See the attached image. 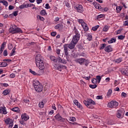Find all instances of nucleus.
Returning a JSON list of instances; mask_svg holds the SVG:
<instances>
[{"mask_svg":"<svg viewBox=\"0 0 128 128\" xmlns=\"http://www.w3.org/2000/svg\"><path fill=\"white\" fill-rule=\"evenodd\" d=\"M36 66L39 68L40 71V74H44V58L40 54H38L36 58Z\"/></svg>","mask_w":128,"mask_h":128,"instance_id":"f257e3e1","label":"nucleus"},{"mask_svg":"<svg viewBox=\"0 0 128 128\" xmlns=\"http://www.w3.org/2000/svg\"><path fill=\"white\" fill-rule=\"evenodd\" d=\"M74 32L75 35L73 36L72 42H74V44H78L80 38V32H78V30L76 26L74 27Z\"/></svg>","mask_w":128,"mask_h":128,"instance_id":"f03ea898","label":"nucleus"},{"mask_svg":"<svg viewBox=\"0 0 128 128\" xmlns=\"http://www.w3.org/2000/svg\"><path fill=\"white\" fill-rule=\"evenodd\" d=\"M84 104L88 108H94V106H96V104L94 101L92 99H87V100H84Z\"/></svg>","mask_w":128,"mask_h":128,"instance_id":"7ed1b4c3","label":"nucleus"},{"mask_svg":"<svg viewBox=\"0 0 128 128\" xmlns=\"http://www.w3.org/2000/svg\"><path fill=\"white\" fill-rule=\"evenodd\" d=\"M53 66L55 70L60 72H62V68H66V66L60 64H58V62L54 63Z\"/></svg>","mask_w":128,"mask_h":128,"instance_id":"20e7f679","label":"nucleus"},{"mask_svg":"<svg viewBox=\"0 0 128 128\" xmlns=\"http://www.w3.org/2000/svg\"><path fill=\"white\" fill-rule=\"evenodd\" d=\"M118 106V102L114 100H112L108 104V108H116Z\"/></svg>","mask_w":128,"mask_h":128,"instance_id":"39448f33","label":"nucleus"},{"mask_svg":"<svg viewBox=\"0 0 128 128\" xmlns=\"http://www.w3.org/2000/svg\"><path fill=\"white\" fill-rule=\"evenodd\" d=\"M74 9L79 14H83L84 10V6L80 4L76 5L74 6Z\"/></svg>","mask_w":128,"mask_h":128,"instance_id":"423d86ee","label":"nucleus"},{"mask_svg":"<svg viewBox=\"0 0 128 128\" xmlns=\"http://www.w3.org/2000/svg\"><path fill=\"white\" fill-rule=\"evenodd\" d=\"M86 59L84 58H77L75 60L76 62V64H80V66H82L84 64V62H86Z\"/></svg>","mask_w":128,"mask_h":128,"instance_id":"0eeeda50","label":"nucleus"},{"mask_svg":"<svg viewBox=\"0 0 128 128\" xmlns=\"http://www.w3.org/2000/svg\"><path fill=\"white\" fill-rule=\"evenodd\" d=\"M54 118L56 120H58V122H64L66 120V119L62 117V116H60V114H56Z\"/></svg>","mask_w":128,"mask_h":128,"instance_id":"6e6552de","label":"nucleus"},{"mask_svg":"<svg viewBox=\"0 0 128 128\" xmlns=\"http://www.w3.org/2000/svg\"><path fill=\"white\" fill-rule=\"evenodd\" d=\"M34 90L37 92H42L44 90V86L40 84V85L35 87Z\"/></svg>","mask_w":128,"mask_h":128,"instance_id":"1a4fd4ad","label":"nucleus"},{"mask_svg":"<svg viewBox=\"0 0 128 128\" xmlns=\"http://www.w3.org/2000/svg\"><path fill=\"white\" fill-rule=\"evenodd\" d=\"M0 114H8L6 106H0Z\"/></svg>","mask_w":128,"mask_h":128,"instance_id":"9d476101","label":"nucleus"},{"mask_svg":"<svg viewBox=\"0 0 128 128\" xmlns=\"http://www.w3.org/2000/svg\"><path fill=\"white\" fill-rule=\"evenodd\" d=\"M55 30H64V24H58L54 26Z\"/></svg>","mask_w":128,"mask_h":128,"instance_id":"9b49d317","label":"nucleus"},{"mask_svg":"<svg viewBox=\"0 0 128 128\" xmlns=\"http://www.w3.org/2000/svg\"><path fill=\"white\" fill-rule=\"evenodd\" d=\"M104 50L106 52H112V45H108L106 46V48H104Z\"/></svg>","mask_w":128,"mask_h":128,"instance_id":"f8f14e48","label":"nucleus"},{"mask_svg":"<svg viewBox=\"0 0 128 128\" xmlns=\"http://www.w3.org/2000/svg\"><path fill=\"white\" fill-rule=\"evenodd\" d=\"M124 111H122V110H118L116 113V117L120 118H122L124 115Z\"/></svg>","mask_w":128,"mask_h":128,"instance_id":"ddd939ff","label":"nucleus"},{"mask_svg":"<svg viewBox=\"0 0 128 128\" xmlns=\"http://www.w3.org/2000/svg\"><path fill=\"white\" fill-rule=\"evenodd\" d=\"M76 44V43H74L72 40L70 44H67V46L68 48H70V50H72L74 48Z\"/></svg>","mask_w":128,"mask_h":128,"instance_id":"4468645a","label":"nucleus"},{"mask_svg":"<svg viewBox=\"0 0 128 128\" xmlns=\"http://www.w3.org/2000/svg\"><path fill=\"white\" fill-rule=\"evenodd\" d=\"M64 52L66 56H68V44H65L64 46Z\"/></svg>","mask_w":128,"mask_h":128,"instance_id":"2eb2a0df","label":"nucleus"},{"mask_svg":"<svg viewBox=\"0 0 128 128\" xmlns=\"http://www.w3.org/2000/svg\"><path fill=\"white\" fill-rule=\"evenodd\" d=\"M21 118L22 120H24L25 121H26L28 120H30V116L26 114H22L21 116Z\"/></svg>","mask_w":128,"mask_h":128,"instance_id":"dca6fc26","label":"nucleus"},{"mask_svg":"<svg viewBox=\"0 0 128 128\" xmlns=\"http://www.w3.org/2000/svg\"><path fill=\"white\" fill-rule=\"evenodd\" d=\"M12 26L10 27V28L9 30V32H10L11 34H14V32H16V25H12Z\"/></svg>","mask_w":128,"mask_h":128,"instance_id":"f3484780","label":"nucleus"},{"mask_svg":"<svg viewBox=\"0 0 128 128\" xmlns=\"http://www.w3.org/2000/svg\"><path fill=\"white\" fill-rule=\"evenodd\" d=\"M121 74L123 76H128V69L124 68L121 70Z\"/></svg>","mask_w":128,"mask_h":128,"instance_id":"a211bd4d","label":"nucleus"},{"mask_svg":"<svg viewBox=\"0 0 128 128\" xmlns=\"http://www.w3.org/2000/svg\"><path fill=\"white\" fill-rule=\"evenodd\" d=\"M74 103L76 106H78V108H82V104H80V103L78 102V101L76 100H74Z\"/></svg>","mask_w":128,"mask_h":128,"instance_id":"6ab92c4d","label":"nucleus"},{"mask_svg":"<svg viewBox=\"0 0 128 128\" xmlns=\"http://www.w3.org/2000/svg\"><path fill=\"white\" fill-rule=\"evenodd\" d=\"M82 26L84 32H88V24L86 22L82 24Z\"/></svg>","mask_w":128,"mask_h":128,"instance_id":"aec40b11","label":"nucleus"},{"mask_svg":"<svg viewBox=\"0 0 128 128\" xmlns=\"http://www.w3.org/2000/svg\"><path fill=\"white\" fill-rule=\"evenodd\" d=\"M13 121L14 120H12L10 119V118H7L4 120V122L6 125H8L9 124H10V122Z\"/></svg>","mask_w":128,"mask_h":128,"instance_id":"412c9836","label":"nucleus"},{"mask_svg":"<svg viewBox=\"0 0 128 128\" xmlns=\"http://www.w3.org/2000/svg\"><path fill=\"white\" fill-rule=\"evenodd\" d=\"M40 85V82L38 80H36L33 82V86H34V88Z\"/></svg>","mask_w":128,"mask_h":128,"instance_id":"4be33fe9","label":"nucleus"},{"mask_svg":"<svg viewBox=\"0 0 128 128\" xmlns=\"http://www.w3.org/2000/svg\"><path fill=\"white\" fill-rule=\"evenodd\" d=\"M22 34V30L20 29V28H16V30H15V31H14V34H19V33Z\"/></svg>","mask_w":128,"mask_h":128,"instance_id":"5701e85b","label":"nucleus"},{"mask_svg":"<svg viewBox=\"0 0 128 128\" xmlns=\"http://www.w3.org/2000/svg\"><path fill=\"white\" fill-rule=\"evenodd\" d=\"M50 60L53 62V64H54L56 62H58V59L56 58L54 56H50Z\"/></svg>","mask_w":128,"mask_h":128,"instance_id":"b1692460","label":"nucleus"},{"mask_svg":"<svg viewBox=\"0 0 128 128\" xmlns=\"http://www.w3.org/2000/svg\"><path fill=\"white\" fill-rule=\"evenodd\" d=\"M58 62H62L63 64H66V61L64 59H62L60 57H59L58 60Z\"/></svg>","mask_w":128,"mask_h":128,"instance_id":"393cba45","label":"nucleus"},{"mask_svg":"<svg viewBox=\"0 0 128 128\" xmlns=\"http://www.w3.org/2000/svg\"><path fill=\"white\" fill-rule=\"evenodd\" d=\"M122 10V6H116V12L117 14H120V11Z\"/></svg>","mask_w":128,"mask_h":128,"instance_id":"a878e982","label":"nucleus"},{"mask_svg":"<svg viewBox=\"0 0 128 128\" xmlns=\"http://www.w3.org/2000/svg\"><path fill=\"white\" fill-rule=\"evenodd\" d=\"M93 4L94 5V8L97 10H100V8H101L100 5L96 2H93Z\"/></svg>","mask_w":128,"mask_h":128,"instance_id":"bb28decb","label":"nucleus"},{"mask_svg":"<svg viewBox=\"0 0 128 128\" xmlns=\"http://www.w3.org/2000/svg\"><path fill=\"white\" fill-rule=\"evenodd\" d=\"M8 66V63L4 62H0V68H6Z\"/></svg>","mask_w":128,"mask_h":128,"instance_id":"cd10ccee","label":"nucleus"},{"mask_svg":"<svg viewBox=\"0 0 128 128\" xmlns=\"http://www.w3.org/2000/svg\"><path fill=\"white\" fill-rule=\"evenodd\" d=\"M10 92V90L8 89H6L4 90L3 94H4V96H8V94Z\"/></svg>","mask_w":128,"mask_h":128,"instance_id":"c85d7f7f","label":"nucleus"},{"mask_svg":"<svg viewBox=\"0 0 128 128\" xmlns=\"http://www.w3.org/2000/svg\"><path fill=\"white\" fill-rule=\"evenodd\" d=\"M0 4H3L4 6H8V2L4 0H0Z\"/></svg>","mask_w":128,"mask_h":128,"instance_id":"c756f323","label":"nucleus"},{"mask_svg":"<svg viewBox=\"0 0 128 128\" xmlns=\"http://www.w3.org/2000/svg\"><path fill=\"white\" fill-rule=\"evenodd\" d=\"M72 20L68 19L66 21L67 26H72Z\"/></svg>","mask_w":128,"mask_h":128,"instance_id":"7c9ffc66","label":"nucleus"},{"mask_svg":"<svg viewBox=\"0 0 128 128\" xmlns=\"http://www.w3.org/2000/svg\"><path fill=\"white\" fill-rule=\"evenodd\" d=\"M10 110L15 112H20V108H18V107H15L11 108Z\"/></svg>","mask_w":128,"mask_h":128,"instance_id":"2f4dec72","label":"nucleus"},{"mask_svg":"<svg viewBox=\"0 0 128 128\" xmlns=\"http://www.w3.org/2000/svg\"><path fill=\"white\" fill-rule=\"evenodd\" d=\"M106 44H100V47L99 48V50H102L106 48Z\"/></svg>","mask_w":128,"mask_h":128,"instance_id":"473e14b6","label":"nucleus"},{"mask_svg":"<svg viewBox=\"0 0 128 128\" xmlns=\"http://www.w3.org/2000/svg\"><path fill=\"white\" fill-rule=\"evenodd\" d=\"M104 18V14H100L97 16L96 20H100V18Z\"/></svg>","mask_w":128,"mask_h":128,"instance_id":"72a5a7b5","label":"nucleus"},{"mask_svg":"<svg viewBox=\"0 0 128 128\" xmlns=\"http://www.w3.org/2000/svg\"><path fill=\"white\" fill-rule=\"evenodd\" d=\"M116 42V39L114 38H112L110 40L108 41V44H113V42Z\"/></svg>","mask_w":128,"mask_h":128,"instance_id":"f704fd0d","label":"nucleus"},{"mask_svg":"<svg viewBox=\"0 0 128 128\" xmlns=\"http://www.w3.org/2000/svg\"><path fill=\"white\" fill-rule=\"evenodd\" d=\"M40 14L41 16H47L48 13L46 12V10H42L40 12Z\"/></svg>","mask_w":128,"mask_h":128,"instance_id":"c9c22d12","label":"nucleus"},{"mask_svg":"<svg viewBox=\"0 0 128 128\" xmlns=\"http://www.w3.org/2000/svg\"><path fill=\"white\" fill-rule=\"evenodd\" d=\"M122 62V58H120L115 60L116 64H120Z\"/></svg>","mask_w":128,"mask_h":128,"instance_id":"e433bc0d","label":"nucleus"},{"mask_svg":"<svg viewBox=\"0 0 128 128\" xmlns=\"http://www.w3.org/2000/svg\"><path fill=\"white\" fill-rule=\"evenodd\" d=\"M112 89H109L107 92L106 96L109 98L110 96H112Z\"/></svg>","mask_w":128,"mask_h":128,"instance_id":"4c0bfd02","label":"nucleus"},{"mask_svg":"<svg viewBox=\"0 0 128 128\" xmlns=\"http://www.w3.org/2000/svg\"><path fill=\"white\" fill-rule=\"evenodd\" d=\"M102 76H96V80L97 82L98 81V84L100 82V80H102Z\"/></svg>","mask_w":128,"mask_h":128,"instance_id":"58836bf2","label":"nucleus"},{"mask_svg":"<svg viewBox=\"0 0 128 128\" xmlns=\"http://www.w3.org/2000/svg\"><path fill=\"white\" fill-rule=\"evenodd\" d=\"M110 29V26L108 25H106L103 28V32H106Z\"/></svg>","mask_w":128,"mask_h":128,"instance_id":"ea45409f","label":"nucleus"},{"mask_svg":"<svg viewBox=\"0 0 128 128\" xmlns=\"http://www.w3.org/2000/svg\"><path fill=\"white\" fill-rule=\"evenodd\" d=\"M87 39L88 40H92V36L90 34H86Z\"/></svg>","mask_w":128,"mask_h":128,"instance_id":"a19ab883","label":"nucleus"},{"mask_svg":"<svg viewBox=\"0 0 128 128\" xmlns=\"http://www.w3.org/2000/svg\"><path fill=\"white\" fill-rule=\"evenodd\" d=\"M16 47H14V48L12 50L11 53L10 54V56H14V52H16Z\"/></svg>","mask_w":128,"mask_h":128,"instance_id":"79ce46f5","label":"nucleus"},{"mask_svg":"<svg viewBox=\"0 0 128 128\" xmlns=\"http://www.w3.org/2000/svg\"><path fill=\"white\" fill-rule=\"evenodd\" d=\"M37 19L38 20H41L42 22H44V18L40 15H38L36 16Z\"/></svg>","mask_w":128,"mask_h":128,"instance_id":"37998d69","label":"nucleus"},{"mask_svg":"<svg viewBox=\"0 0 128 128\" xmlns=\"http://www.w3.org/2000/svg\"><path fill=\"white\" fill-rule=\"evenodd\" d=\"M38 106L40 108H42L44 106V102L42 101L41 102H40L38 104Z\"/></svg>","mask_w":128,"mask_h":128,"instance_id":"c03bdc74","label":"nucleus"},{"mask_svg":"<svg viewBox=\"0 0 128 128\" xmlns=\"http://www.w3.org/2000/svg\"><path fill=\"white\" fill-rule=\"evenodd\" d=\"M18 14V11H14L12 14H10V16H16Z\"/></svg>","mask_w":128,"mask_h":128,"instance_id":"a18cd8bd","label":"nucleus"},{"mask_svg":"<svg viewBox=\"0 0 128 128\" xmlns=\"http://www.w3.org/2000/svg\"><path fill=\"white\" fill-rule=\"evenodd\" d=\"M68 120H70V122H76V118L74 117H70L69 118H68Z\"/></svg>","mask_w":128,"mask_h":128,"instance_id":"49530a36","label":"nucleus"},{"mask_svg":"<svg viewBox=\"0 0 128 128\" xmlns=\"http://www.w3.org/2000/svg\"><path fill=\"white\" fill-rule=\"evenodd\" d=\"M98 28H100V26H98V25L93 26L92 28V30H94V32H96V31L98 30Z\"/></svg>","mask_w":128,"mask_h":128,"instance_id":"de8ad7c7","label":"nucleus"},{"mask_svg":"<svg viewBox=\"0 0 128 128\" xmlns=\"http://www.w3.org/2000/svg\"><path fill=\"white\" fill-rule=\"evenodd\" d=\"M56 54H58V58H60V50L56 49Z\"/></svg>","mask_w":128,"mask_h":128,"instance_id":"09e8293b","label":"nucleus"},{"mask_svg":"<svg viewBox=\"0 0 128 128\" xmlns=\"http://www.w3.org/2000/svg\"><path fill=\"white\" fill-rule=\"evenodd\" d=\"M90 88H98V85L94 84H90L89 86Z\"/></svg>","mask_w":128,"mask_h":128,"instance_id":"8fccbe9b","label":"nucleus"},{"mask_svg":"<svg viewBox=\"0 0 128 128\" xmlns=\"http://www.w3.org/2000/svg\"><path fill=\"white\" fill-rule=\"evenodd\" d=\"M124 38H126V36H122V35H120V36H119L118 38V40H124Z\"/></svg>","mask_w":128,"mask_h":128,"instance_id":"3c124183","label":"nucleus"},{"mask_svg":"<svg viewBox=\"0 0 128 128\" xmlns=\"http://www.w3.org/2000/svg\"><path fill=\"white\" fill-rule=\"evenodd\" d=\"M22 102H25V104H28L30 102V100L24 99L22 100Z\"/></svg>","mask_w":128,"mask_h":128,"instance_id":"603ef678","label":"nucleus"},{"mask_svg":"<svg viewBox=\"0 0 128 128\" xmlns=\"http://www.w3.org/2000/svg\"><path fill=\"white\" fill-rule=\"evenodd\" d=\"M30 72L34 76H36L38 74L36 72L32 70V69H30Z\"/></svg>","mask_w":128,"mask_h":128,"instance_id":"864d4df0","label":"nucleus"},{"mask_svg":"<svg viewBox=\"0 0 128 128\" xmlns=\"http://www.w3.org/2000/svg\"><path fill=\"white\" fill-rule=\"evenodd\" d=\"M0 85L2 86H4L5 88H7V86H8V84L7 83H0Z\"/></svg>","mask_w":128,"mask_h":128,"instance_id":"5fc2aeb1","label":"nucleus"},{"mask_svg":"<svg viewBox=\"0 0 128 128\" xmlns=\"http://www.w3.org/2000/svg\"><path fill=\"white\" fill-rule=\"evenodd\" d=\"M78 23L81 24V26L82 25V24H84V20L82 19H79L78 20Z\"/></svg>","mask_w":128,"mask_h":128,"instance_id":"6e6d98bb","label":"nucleus"},{"mask_svg":"<svg viewBox=\"0 0 128 128\" xmlns=\"http://www.w3.org/2000/svg\"><path fill=\"white\" fill-rule=\"evenodd\" d=\"M92 84H96L98 82V81L96 80V78H92Z\"/></svg>","mask_w":128,"mask_h":128,"instance_id":"4d7b16f0","label":"nucleus"},{"mask_svg":"<svg viewBox=\"0 0 128 128\" xmlns=\"http://www.w3.org/2000/svg\"><path fill=\"white\" fill-rule=\"evenodd\" d=\"M8 124H9L8 128H12V126H14V121H12Z\"/></svg>","mask_w":128,"mask_h":128,"instance_id":"13d9d810","label":"nucleus"},{"mask_svg":"<svg viewBox=\"0 0 128 128\" xmlns=\"http://www.w3.org/2000/svg\"><path fill=\"white\" fill-rule=\"evenodd\" d=\"M45 8H46V10L50 8V4H46L45 6Z\"/></svg>","mask_w":128,"mask_h":128,"instance_id":"bf43d9fd","label":"nucleus"},{"mask_svg":"<svg viewBox=\"0 0 128 128\" xmlns=\"http://www.w3.org/2000/svg\"><path fill=\"white\" fill-rule=\"evenodd\" d=\"M14 48V46H12V44H9L8 45V50H10Z\"/></svg>","mask_w":128,"mask_h":128,"instance_id":"052dcab7","label":"nucleus"},{"mask_svg":"<svg viewBox=\"0 0 128 128\" xmlns=\"http://www.w3.org/2000/svg\"><path fill=\"white\" fill-rule=\"evenodd\" d=\"M14 6H12V5H10L8 6L9 10H14Z\"/></svg>","mask_w":128,"mask_h":128,"instance_id":"680f3d73","label":"nucleus"},{"mask_svg":"<svg viewBox=\"0 0 128 128\" xmlns=\"http://www.w3.org/2000/svg\"><path fill=\"white\" fill-rule=\"evenodd\" d=\"M123 98H126V93H125L124 92H122L121 94Z\"/></svg>","mask_w":128,"mask_h":128,"instance_id":"e2e57ef3","label":"nucleus"},{"mask_svg":"<svg viewBox=\"0 0 128 128\" xmlns=\"http://www.w3.org/2000/svg\"><path fill=\"white\" fill-rule=\"evenodd\" d=\"M19 122L20 124H22V126H26V124L24 123V120H20Z\"/></svg>","mask_w":128,"mask_h":128,"instance_id":"0e129e2a","label":"nucleus"},{"mask_svg":"<svg viewBox=\"0 0 128 128\" xmlns=\"http://www.w3.org/2000/svg\"><path fill=\"white\" fill-rule=\"evenodd\" d=\"M4 56H8V50H4Z\"/></svg>","mask_w":128,"mask_h":128,"instance_id":"69168bd1","label":"nucleus"},{"mask_svg":"<svg viewBox=\"0 0 128 128\" xmlns=\"http://www.w3.org/2000/svg\"><path fill=\"white\" fill-rule=\"evenodd\" d=\"M124 26H128V20H126L124 22Z\"/></svg>","mask_w":128,"mask_h":128,"instance_id":"338daca9","label":"nucleus"},{"mask_svg":"<svg viewBox=\"0 0 128 128\" xmlns=\"http://www.w3.org/2000/svg\"><path fill=\"white\" fill-rule=\"evenodd\" d=\"M96 100H102L103 98L102 96H98L96 97Z\"/></svg>","mask_w":128,"mask_h":128,"instance_id":"774afa93","label":"nucleus"}]
</instances>
